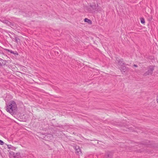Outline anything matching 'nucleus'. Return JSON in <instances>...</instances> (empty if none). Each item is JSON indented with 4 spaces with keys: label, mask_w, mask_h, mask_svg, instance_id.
Masks as SVG:
<instances>
[{
    "label": "nucleus",
    "mask_w": 158,
    "mask_h": 158,
    "mask_svg": "<svg viewBox=\"0 0 158 158\" xmlns=\"http://www.w3.org/2000/svg\"><path fill=\"white\" fill-rule=\"evenodd\" d=\"M97 6H98L95 4L92 5H90V7L88 9V11L89 12L93 13L94 12L95 10H98L97 9Z\"/></svg>",
    "instance_id": "4"
},
{
    "label": "nucleus",
    "mask_w": 158,
    "mask_h": 158,
    "mask_svg": "<svg viewBox=\"0 0 158 158\" xmlns=\"http://www.w3.org/2000/svg\"><path fill=\"white\" fill-rule=\"evenodd\" d=\"M135 67H138V66L135 64H134L133 65Z\"/></svg>",
    "instance_id": "19"
},
{
    "label": "nucleus",
    "mask_w": 158,
    "mask_h": 158,
    "mask_svg": "<svg viewBox=\"0 0 158 158\" xmlns=\"http://www.w3.org/2000/svg\"><path fill=\"white\" fill-rule=\"evenodd\" d=\"M116 62H117L118 63V67L119 69L122 73H125L127 69L125 66V64L123 62L122 59H119L118 58L116 59Z\"/></svg>",
    "instance_id": "2"
},
{
    "label": "nucleus",
    "mask_w": 158,
    "mask_h": 158,
    "mask_svg": "<svg viewBox=\"0 0 158 158\" xmlns=\"http://www.w3.org/2000/svg\"><path fill=\"white\" fill-rule=\"evenodd\" d=\"M84 21L85 22L88 23L90 24H91L92 23L91 21L87 18H85L84 19Z\"/></svg>",
    "instance_id": "10"
},
{
    "label": "nucleus",
    "mask_w": 158,
    "mask_h": 158,
    "mask_svg": "<svg viewBox=\"0 0 158 158\" xmlns=\"http://www.w3.org/2000/svg\"><path fill=\"white\" fill-rule=\"evenodd\" d=\"M48 137H49V138L50 139H52L53 138L52 135L51 134H49L48 135V136H47V138Z\"/></svg>",
    "instance_id": "14"
},
{
    "label": "nucleus",
    "mask_w": 158,
    "mask_h": 158,
    "mask_svg": "<svg viewBox=\"0 0 158 158\" xmlns=\"http://www.w3.org/2000/svg\"><path fill=\"white\" fill-rule=\"evenodd\" d=\"M107 158H112V156L111 154L107 153Z\"/></svg>",
    "instance_id": "13"
},
{
    "label": "nucleus",
    "mask_w": 158,
    "mask_h": 158,
    "mask_svg": "<svg viewBox=\"0 0 158 158\" xmlns=\"http://www.w3.org/2000/svg\"><path fill=\"white\" fill-rule=\"evenodd\" d=\"M152 18L151 17H149V18L148 19L149 20L151 21L152 19Z\"/></svg>",
    "instance_id": "18"
},
{
    "label": "nucleus",
    "mask_w": 158,
    "mask_h": 158,
    "mask_svg": "<svg viewBox=\"0 0 158 158\" xmlns=\"http://www.w3.org/2000/svg\"><path fill=\"white\" fill-rule=\"evenodd\" d=\"M75 153L77 155H80L82 153L79 147L76 146L75 147Z\"/></svg>",
    "instance_id": "5"
},
{
    "label": "nucleus",
    "mask_w": 158,
    "mask_h": 158,
    "mask_svg": "<svg viewBox=\"0 0 158 158\" xmlns=\"http://www.w3.org/2000/svg\"><path fill=\"white\" fill-rule=\"evenodd\" d=\"M1 21L3 23H5L7 24V25H8L9 26H10L11 25H13V24L11 23H10V22L8 20H1Z\"/></svg>",
    "instance_id": "7"
},
{
    "label": "nucleus",
    "mask_w": 158,
    "mask_h": 158,
    "mask_svg": "<svg viewBox=\"0 0 158 158\" xmlns=\"http://www.w3.org/2000/svg\"><path fill=\"white\" fill-rule=\"evenodd\" d=\"M6 148H7L6 147L5 145H3L2 146V148L1 147V148L2 149V150L4 149V148L6 149Z\"/></svg>",
    "instance_id": "15"
},
{
    "label": "nucleus",
    "mask_w": 158,
    "mask_h": 158,
    "mask_svg": "<svg viewBox=\"0 0 158 158\" xmlns=\"http://www.w3.org/2000/svg\"><path fill=\"white\" fill-rule=\"evenodd\" d=\"M141 22L142 23H145L144 20L143 18H142L141 19Z\"/></svg>",
    "instance_id": "16"
},
{
    "label": "nucleus",
    "mask_w": 158,
    "mask_h": 158,
    "mask_svg": "<svg viewBox=\"0 0 158 158\" xmlns=\"http://www.w3.org/2000/svg\"><path fill=\"white\" fill-rule=\"evenodd\" d=\"M154 70V68L153 66H150L148 71L144 74L143 75L144 76H147L149 75H151L152 74Z\"/></svg>",
    "instance_id": "3"
},
{
    "label": "nucleus",
    "mask_w": 158,
    "mask_h": 158,
    "mask_svg": "<svg viewBox=\"0 0 158 158\" xmlns=\"http://www.w3.org/2000/svg\"><path fill=\"white\" fill-rule=\"evenodd\" d=\"M6 143H4L3 141L1 140V145H4Z\"/></svg>",
    "instance_id": "17"
},
{
    "label": "nucleus",
    "mask_w": 158,
    "mask_h": 158,
    "mask_svg": "<svg viewBox=\"0 0 158 158\" xmlns=\"http://www.w3.org/2000/svg\"><path fill=\"white\" fill-rule=\"evenodd\" d=\"M6 64V61L1 59V66L4 65Z\"/></svg>",
    "instance_id": "11"
},
{
    "label": "nucleus",
    "mask_w": 158,
    "mask_h": 158,
    "mask_svg": "<svg viewBox=\"0 0 158 158\" xmlns=\"http://www.w3.org/2000/svg\"><path fill=\"white\" fill-rule=\"evenodd\" d=\"M6 147L7 148L9 149H11L13 150H15L16 149V148L12 146L11 145H7L6 144H5Z\"/></svg>",
    "instance_id": "8"
},
{
    "label": "nucleus",
    "mask_w": 158,
    "mask_h": 158,
    "mask_svg": "<svg viewBox=\"0 0 158 158\" xmlns=\"http://www.w3.org/2000/svg\"><path fill=\"white\" fill-rule=\"evenodd\" d=\"M22 155L20 153L18 152L16 153H13V158H22Z\"/></svg>",
    "instance_id": "6"
},
{
    "label": "nucleus",
    "mask_w": 158,
    "mask_h": 158,
    "mask_svg": "<svg viewBox=\"0 0 158 158\" xmlns=\"http://www.w3.org/2000/svg\"><path fill=\"white\" fill-rule=\"evenodd\" d=\"M17 105L15 102L11 101L9 102L6 107V110L12 115L14 114L17 111Z\"/></svg>",
    "instance_id": "1"
},
{
    "label": "nucleus",
    "mask_w": 158,
    "mask_h": 158,
    "mask_svg": "<svg viewBox=\"0 0 158 158\" xmlns=\"http://www.w3.org/2000/svg\"><path fill=\"white\" fill-rule=\"evenodd\" d=\"M6 50L8 51L9 52H10L11 53L14 54H17L18 55V54L16 52H14L12 51L11 50H9L8 49H6Z\"/></svg>",
    "instance_id": "12"
},
{
    "label": "nucleus",
    "mask_w": 158,
    "mask_h": 158,
    "mask_svg": "<svg viewBox=\"0 0 158 158\" xmlns=\"http://www.w3.org/2000/svg\"><path fill=\"white\" fill-rule=\"evenodd\" d=\"M15 41L17 43V44H21L20 40L19 39V38L17 37H15V38L14 39Z\"/></svg>",
    "instance_id": "9"
}]
</instances>
